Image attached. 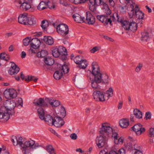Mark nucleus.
<instances>
[{"instance_id":"1","label":"nucleus","mask_w":154,"mask_h":154,"mask_svg":"<svg viewBox=\"0 0 154 154\" xmlns=\"http://www.w3.org/2000/svg\"><path fill=\"white\" fill-rule=\"evenodd\" d=\"M91 66L92 70L90 71L92 75V78H90L91 86L94 90H99L101 89L100 83L108 84L110 79L108 75L101 73L97 62L94 61L92 63Z\"/></svg>"},{"instance_id":"2","label":"nucleus","mask_w":154,"mask_h":154,"mask_svg":"<svg viewBox=\"0 0 154 154\" xmlns=\"http://www.w3.org/2000/svg\"><path fill=\"white\" fill-rule=\"evenodd\" d=\"M112 131V128L107 123L102 124L100 136L96 138L97 145L99 148H101L106 144V139L109 137Z\"/></svg>"},{"instance_id":"3","label":"nucleus","mask_w":154,"mask_h":154,"mask_svg":"<svg viewBox=\"0 0 154 154\" xmlns=\"http://www.w3.org/2000/svg\"><path fill=\"white\" fill-rule=\"evenodd\" d=\"M5 106H3L0 109V122H7L10 118V115L14 113V109L16 103L13 101H8Z\"/></svg>"},{"instance_id":"4","label":"nucleus","mask_w":154,"mask_h":154,"mask_svg":"<svg viewBox=\"0 0 154 154\" xmlns=\"http://www.w3.org/2000/svg\"><path fill=\"white\" fill-rule=\"evenodd\" d=\"M22 137H19L18 139H17V143L16 144V145H17L18 144L21 146V149L22 151V150L29 149V148H31V147H34L35 149H36L40 146L38 143H35V141L32 140L26 141L24 143H23L22 141Z\"/></svg>"},{"instance_id":"5","label":"nucleus","mask_w":154,"mask_h":154,"mask_svg":"<svg viewBox=\"0 0 154 154\" xmlns=\"http://www.w3.org/2000/svg\"><path fill=\"white\" fill-rule=\"evenodd\" d=\"M18 22L24 25L32 26L36 24L35 19L32 17L28 16L27 13H24L19 15L18 18Z\"/></svg>"},{"instance_id":"6","label":"nucleus","mask_w":154,"mask_h":154,"mask_svg":"<svg viewBox=\"0 0 154 154\" xmlns=\"http://www.w3.org/2000/svg\"><path fill=\"white\" fill-rule=\"evenodd\" d=\"M131 9L128 12V14L131 18L133 16H135L136 18L139 19H142L143 18L144 13L139 10V8L137 5H136L134 8V6L133 4L130 5L129 8V9Z\"/></svg>"},{"instance_id":"7","label":"nucleus","mask_w":154,"mask_h":154,"mask_svg":"<svg viewBox=\"0 0 154 154\" xmlns=\"http://www.w3.org/2000/svg\"><path fill=\"white\" fill-rule=\"evenodd\" d=\"M37 111L39 117L41 119L44 120L49 125H53L54 119L50 115L45 116V113L43 108L40 107L37 109Z\"/></svg>"},{"instance_id":"8","label":"nucleus","mask_w":154,"mask_h":154,"mask_svg":"<svg viewBox=\"0 0 154 154\" xmlns=\"http://www.w3.org/2000/svg\"><path fill=\"white\" fill-rule=\"evenodd\" d=\"M69 70L67 65H64L59 67L58 70L56 71L54 74V78L56 80L60 79L63 74L68 72Z\"/></svg>"},{"instance_id":"9","label":"nucleus","mask_w":154,"mask_h":154,"mask_svg":"<svg viewBox=\"0 0 154 154\" xmlns=\"http://www.w3.org/2000/svg\"><path fill=\"white\" fill-rule=\"evenodd\" d=\"M56 29L57 32L63 36H66L69 33L68 27L66 24L63 23L59 24Z\"/></svg>"},{"instance_id":"10","label":"nucleus","mask_w":154,"mask_h":154,"mask_svg":"<svg viewBox=\"0 0 154 154\" xmlns=\"http://www.w3.org/2000/svg\"><path fill=\"white\" fill-rule=\"evenodd\" d=\"M90 3L89 4V9L94 14H95L96 11V5L102 4V0H89Z\"/></svg>"},{"instance_id":"11","label":"nucleus","mask_w":154,"mask_h":154,"mask_svg":"<svg viewBox=\"0 0 154 154\" xmlns=\"http://www.w3.org/2000/svg\"><path fill=\"white\" fill-rule=\"evenodd\" d=\"M137 135L139 136L145 131V129L140 124H136L131 128Z\"/></svg>"},{"instance_id":"12","label":"nucleus","mask_w":154,"mask_h":154,"mask_svg":"<svg viewBox=\"0 0 154 154\" xmlns=\"http://www.w3.org/2000/svg\"><path fill=\"white\" fill-rule=\"evenodd\" d=\"M93 96L94 98L96 100H99L100 101H103L105 100L103 92L99 91H94L93 93Z\"/></svg>"},{"instance_id":"13","label":"nucleus","mask_w":154,"mask_h":154,"mask_svg":"<svg viewBox=\"0 0 154 154\" xmlns=\"http://www.w3.org/2000/svg\"><path fill=\"white\" fill-rule=\"evenodd\" d=\"M86 19H85L84 22L88 23L89 24H93L95 22L94 17L89 11L86 12Z\"/></svg>"},{"instance_id":"14","label":"nucleus","mask_w":154,"mask_h":154,"mask_svg":"<svg viewBox=\"0 0 154 154\" xmlns=\"http://www.w3.org/2000/svg\"><path fill=\"white\" fill-rule=\"evenodd\" d=\"M53 125L56 127L60 128L63 126L64 124V122L61 117L55 116L54 118V122Z\"/></svg>"},{"instance_id":"15","label":"nucleus","mask_w":154,"mask_h":154,"mask_svg":"<svg viewBox=\"0 0 154 154\" xmlns=\"http://www.w3.org/2000/svg\"><path fill=\"white\" fill-rule=\"evenodd\" d=\"M49 3H50L49 2H48L47 3L44 1L41 2L38 6V9L39 10H42L47 8V7L51 9L55 8V6L54 5L50 6L49 5Z\"/></svg>"},{"instance_id":"16","label":"nucleus","mask_w":154,"mask_h":154,"mask_svg":"<svg viewBox=\"0 0 154 154\" xmlns=\"http://www.w3.org/2000/svg\"><path fill=\"white\" fill-rule=\"evenodd\" d=\"M45 100V101L43 99L40 98L39 99H35L34 100L33 103L34 105L39 107H45L48 106Z\"/></svg>"},{"instance_id":"17","label":"nucleus","mask_w":154,"mask_h":154,"mask_svg":"<svg viewBox=\"0 0 154 154\" xmlns=\"http://www.w3.org/2000/svg\"><path fill=\"white\" fill-rule=\"evenodd\" d=\"M20 1V4H21L20 6V9L21 10L26 11L31 8V6L30 4V2H26L25 0H21Z\"/></svg>"},{"instance_id":"18","label":"nucleus","mask_w":154,"mask_h":154,"mask_svg":"<svg viewBox=\"0 0 154 154\" xmlns=\"http://www.w3.org/2000/svg\"><path fill=\"white\" fill-rule=\"evenodd\" d=\"M8 72L11 75L17 74L20 71V68L14 63L12 62Z\"/></svg>"},{"instance_id":"19","label":"nucleus","mask_w":154,"mask_h":154,"mask_svg":"<svg viewBox=\"0 0 154 154\" xmlns=\"http://www.w3.org/2000/svg\"><path fill=\"white\" fill-rule=\"evenodd\" d=\"M30 45L31 48L34 49L38 48L41 44L40 40L37 38H34L32 39L31 41Z\"/></svg>"},{"instance_id":"20","label":"nucleus","mask_w":154,"mask_h":154,"mask_svg":"<svg viewBox=\"0 0 154 154\" xmlns=\"http://www.w3.org/2000/svg\"><path fill=\"white\" fill-rule=\"evenodd\" d=\"M72 18L77 23H79L84 22L85 17H82L78 14H76L72 15Z\"/></svg>"},{"instance_id":"21","label":"nucleus","mask_w":154,"mask_h":154,"mask_svg":"<svg viewBox=\"0 0 154 154\" xmlns=\"http://www.w3.org/2000/svg\"><path fill=\"white\" fill-rule=\"evenodd\" d=\"M45 100L47 101V102H49L52 106L57 107L59 106L60 104V102L59 101L49 99L48 98H46Z\"/></svg>"},{"instance_id":"22","label":"nucleus","mask_w":154,"mask_h":154,"mask_svg":"<svg viewBox=\"0 0 154 154\" xmlns=\"http://www.w3.org/2000/svg\"><path fill=\"white\" fill-rule=\"evenodd\" d=\"M119 124L122 128H126L129 125V121L126 119H122L120 121Z\"/></svg>"},{"instance_id":"23","label":"nucleus","mask_w":154,"mask_h":154,"mask_svg":"<svg viewBox=\"0 0 154 154\" xmlns=\"http://www.w3.org/2000/svg\"><path fill=\"white\" fill-rule=\"evenodd\" d=\"M43 40L46 44L49 45H52L54 42L53 38L50 36H44Z\"/></svg>"},{"instance_id":"24","label":"nucleus","mask_w":154,"mask_h":154,"mask_svg":"<svg viewBox=\"0 0 154 154\" xmlns=\"http://www.w3.org/2000/svg\"><path fill=\"white\" fill-rule=\"evenodd\" d=\"M44 62L48 65L51 66L54 63V59L49 57H48L44 58Z\"/></svg>"},{"instance_id":"25","label":"nucleus","mask_w":154,"mask_h":154,"mask_svg":"<svg viewBox=\"0 0 154 154\" xmlns=\"http://www.w3.org/2000/svg\"><path fill=\"white\" fill-rule=\"evenodd\" d=\"M74 61L77 64H78L79 63H81L82 64V63H84L85 64V66H86V60H82L80 57L79 56H77L75 57L74 59Z\"/></svg>"},{"instance_id":"26","label":"nucleus","mask_w":154,"mask_h":154,"mask_svg":"<svg viewBox=\"0 0 154 154\" xmlns=\"http://www.w3.org/2000/svg\"><path fill=\"white\" fill-rule=\"evenodd\" d=\"M133 115L138 119H141L142 117V112L137 109H134L133 111Z\"/></svg>"},{"instance_id":"27","label":"nucleus","mask_w":154,"mask_h":154,"mask_svg":"<svg viewBox=\"0 0 154 154\" xmlns=\"http://www.w3.org/2000/svg\"><path fill=\"white\" fill-rule=\"evenodd\" d=\"M57 48L60 55H64V57H65V56L67 55V53L66 51V50L65 48L63 46H60L58 47H57Z\"/></svg>"},{"instance_id":"28","label":"nucleus","mask_w":154,"mask_h":154,"mask_svg":"<svg viewBox=\"0 0 154 154\" xmlns=\"http://www.w3.org/2000/svg\"><path fill=\"white\" fill-rule=\"evenodd\" d=\"M128 28V30H130L134 32L137 29V24L135 22H130L129 26Z\"/></svg>"},{"instance_id":"29","label":"nucleus","mask_w":154,"mask_h":154,"mask_svg":"<svg viewBox=\"0 0 154 154\" xmlns=\"http://www.w3.org/2000/svg\"><path fill=\"white\" fill-rule=\"evenodd\" d=\"M114 21L117 20L120 23L122 24V22L123 21L122 18L119 17L118 14L117 13H115L114 14L113 16L112 17Z\"/></svg>"},{"instance_id":"30","label":"nucleus","mask_w":154,"mask_h":154,"mask_svg":"<svg viewBox=\"0 0 154 154\" xmlns=\"http://www.w3.org/2000/svg\"><path fill=\"white\" fill-rule=\"evenodd\" d=\"M141 40L143 41H147L149 38L148 33L146 32H144L141 33Z\"/></svg>"},{"instance_id":"31","label":"nucleus","mask_w":154,"mask_h":154,"mask_svg":"<svg viewBox=\"0 0 154 154\" xmlns=\"http://www.w3.org/2000/svg\"><path fill=\"white\" fill-rule=\"evenodd\" d=\"M48 54V52L47 51L43 50L37 53V56L39 57H44L47 55Z\"/></svg>"},{"instance_id":"32","label":"nucleus","mask_w":154,"mask_h":154,"mask_svg":"<svg viewBox=\"0 0 154 154\" xmlns=\"http://www.w3.org/2000/svg\"><path fill=\"white\" fill-rule=\"evenodd\" d=\"M46 150L50 154H56L54 149L51 145L46 146Z\"/></svg>"},{"instance_id":"33","label":"nucleus","mask_w":154,"mask_h":154,"mask_svg":"<svg viewBox=\"0 0 154 154\" xmlns=\"http://www.w3.org/2000/svg\"><path fill=\"white\" fill-rule=\"evenodd\" d=\"M52 53L53 56L55 57H57L60 55L58 50L57 47L53 48L52 50Z\"/></svg>"},{"instance_id":"34","label":"nucleus","mask_w":154,"mask_h":154,"mask_svg":"<svg viewBox=\"0 0 154 154\" xmlns=\"http://www.w3.org/2000/svg\"><path fill=\"white\" fill-rule=\"evenodd\" d=\"M49 26V23L48 21L47 20H43L42 22V23L41 26L44 30L46 31L47 28Z\"/></svg>"},{"instance_id":"35","label":"nucleus","mask_w":154,"mask_h":154,"mask_svg":"<svg viewBox=\"0 0 154 154\" xmlns=\"http://www.w3.org/2000/svg\"><path fill=\"white\" fill-rule=\"evenodd\" d=\"M17 93L16 90L13 89H10V98L12 99L16 97Z\"/></svg>"},{"instance_id":"36","label":"nucleus","mask_w":154,"mask_h":154,"mask_svg":"<svg viewBox=\"0 0 154 154\" xmlns=\"http://www.w3.org/2000/svg\"><path fill=\"white\" fill-rule=\"evenodd\" d=\"M16 106H20L21 107H23V101L22 98L20 97L17 98L16 100Z\"/></svg>"},{"instance_id":"37","label":"nucleus","mask_w":154,"mask_h":154,"mask_svg":"<svg viewBox=\"0 0 154 154\" xmlns=\"http://www.w3.org/2000/svg\"><path fill=\"white\" fill-rule=\"evenodd\" d=\"M105 15H101L97 16V19L103 23H104L105 21L106 20V17Z\"/></svg>"},{"instance_id":"38","label":"nucleus","mask_w":154,"mask_h":154,"mask_svg":"<svg viewBox=\"0 0 154 154\" xmlns=\"http://www.w3.org/2000/svg\"><path fill=\"white\" fill-rule=\"evenodd\" d=\"M130 22L126 20L123 21L122 23V26L124 29L126 30H128V27L129 26Z\"/></svg>"},{"instance_id":"39","label":"nucleus","mask_w":154,"mask_h":154,"mask_svg":"<svg viewBox=\"0 0 154 154\" xmlns=\"http://www.w3.org/2000/svg\"><path fill=\"white\" fill-rule=\"evenodd\" d=\"M106 94H108V97L107 99H108V97H111L113 96V89L112 87H110L109 88V89L106 91Z\"/></svg>"},{"instance_id":"40","label":"nucleus","mask_w":154,"mask_h":154,"mask_svg":"<svg viewBox=\"0 0 154 154\" xmlns=\"http://www.w3.org/2000/svg\"><path fill=\"white\" fill-rule=\"evenodd\" d=\"M38 79L37 78H35L34 76H31L30 78L29 76V75H28L27 76V78H26L25 79V81L29 82L30 81L33 80L35 82H36Z\"/></svg>"},{"instance_id":"41","label":"nucleus","mask_w":154,"mask_h":154,"mask_svg":"<svg viewBox=\"0 0 154 154\" xmlns=\"http://www.w3.org/2000/svg\"><path fill=\"white\" fill-rule=\"evenodd\" d=\"M34 149H35L34 147H31V148H29V149L22 150V152L24 154H31V152Z\"/></svg>"},{"instance_id":"42","label":"nucleus","mask_w":154,"mask_h":154,"mask_svg":"<svg viewBox=\"0 0 154 154\" xmlns=\"http://www.w3.org/2000/svg\"><path fill=\"white\" fill-rule=\"evenodd\" d=\"M31 41L30 39L29 38H26L23 40V45L26 46L28 45Z\"/></svg>"},{"instance_id":"43","label":"nucleus","mask_w":154,"mask_h":154,"mask_svg":"<svg viewBox=\"0 0 154 154\" xmlns=\"http://www.w3.org/2000/svg\"><path fill=\"white\" fill-rule=\"evenodd\" d=\"M60 112V115L62 116V117H64L66 116V110L63 107H61Z\"/></svg>"},{"instance_id":"44","label":"nucleus","mask_w":154,"mask_h":154,"mask_svg":"<svg viewBox=\"0 0 154 154\" xmlns=\"http://www.w3.org/2000/svg\"><path fill=\"white\" fill-rule=\"evenodd\" d=\"M112 132V139L114 140V142H115V141L119 137H118V134L117 133L113 132V131L112 130V131L111 132V133Z\"/></svg>"},{"instance_id":"45","label":"nucleus","mask_w":154,"mask_h":154,"mask_svg":"<svg viewBox=\"0 0 154 154\" xmlns=\"http://www.w3.org/2000/svg\"><path fill=\"white\" fill-rule=\"evenodd\" d=\"M112 16H110V18H109L108 16H106V20L105 21L104 24H105L106 25H107L109 23L111 25L112 21L111 20V19H112L113 20L112 18Z\"/></svg>"},{"instance_id":"46","label":"nucleus","mask_w":154,"mask_h":154,"mask_svg":"<svg viewBox=\"0 0 154 154\" xmlns=\"http://www.w3.org/2000/svg\"><path fill=\"white\" fill-rule=\"evenodd\" d=\"M4 94L6 98H10V89L5 90L4 92Z\"/></svg>"},{"instance_id":"47","label":"nucleus","mask_w":154,"mask_h":154,"mask_svg":"<svg viewBox=\"0 0 154 154\" xmlns=\"http://www.w3.org/2000/svg\"><path fill=\"white\" fill-rule=\"evenodd\" d=\"M114 143L116 144H122L123 142V140L121 137H119L115 141Z\"/></svg>"},{"instance_id":"48","label":"nucleus","mask_w":154,"mask_h":154,"mask_svg":"<svg viewBox=\"0 0 154 154\" xmlns=\"http://www.w3.org/2000/svg\"><path fill=\"white\" fill-rule=\"evenodd\" d=\"M101 48L99 46H95L94 47L90 50L91 52L92 53H94L96 51H99Z\"/></svg>"},{"instance_id":"49","label":"nucleus","mask_w":154,"mask_h":154,"mask_svg":"<svg viewBox=\"0 0 154 154\" xmlns=\"http://www.w3.org/2000/svg\"><path fill=\"white\" fill-rule=\"evenodd\" d=\"M134 145H135V146H136V145L135 144L133 145L131 143H129L127 144L126 146V148H128V149H133V146H134Z\"/></svg>"},{"instance_id":"50","label":"nucleus","mask_w":154,"mask_h":154,"mask_svg":"<svg viewBox=\"0 0 154 154\" xmlns=\"http://www.w3.org/2000/svg\"><path fill=\"white\" fill-rule=\"evenodd\" d=\"M143 66V64L140 63H139L135 69L136 72H139Z\"/></svg>"},{"instance_id":"51","label":"nucleus","mask_w":154,"mask_h":154,"mask_svg":"<svg viewBox=\"0 0 154 154\" xmlns=\"http://www.w3.org/2000/svg\"><path fill=\"white\" fill-rule=\"evenodd\" d=\"M86 66H85V64L83 63H82V64H81V63L78 64L79 66H77V67H79L80 68H81V69H85V68H86L87 67V66H88V63L86 60Z\"/></svg>"},{"instance_id":"52","label":"nucleus","mask_w":154,"mask_h":154,"mask_svg":"<svg viewBox=\"0 0 154 154\" xmlns=\"http://www.w3.org/2000/svg\"><path fill=\"white\" fill-rule=\"evenodd\" d=\"M149 135L151 137H154V128H151L149 130Z\"/></svg>"},{"instance_id":"53","label":"nucleus","mask_w":154,"mask_h":154,"mask_svg":"<svg viewBox=\"0 0 154 154\" xmlns=\"http://www.w3.org/2000/svg\"><path fill=\"white\" fill-rule=\"evenodd\" d=\"M99 5H103V7H102V9L103 10V11L105 10L106 9H107L109 8L108 5L106 4V3H104L102 1V4H99Z\"/></svg>"},{"instance_id":"54","label":"nucleus","mask_w":154,"mask_h":154,"mask_svg":"<svg viewBox=\"0 0 154 154\" xmlns=\"http://www.w3.org/2000/svg\"><path fill=\"white\" fill-rule=\"evenodd\" d=\"M60 4L66 6H67L68 5V4L66 0H60Z\"/></svg>"},{"instance_id":"55","label":"nucleus","mask_w":154,"mask_h":154,"mask_svg":"<svg viewBox=\"0 0 154 154\" xmlns=\"http://www.w3.org/2000/svg\"><path fill=\"white\" fill-rule=\"evenodd\" d=\"M15 140L16 142H17V137L15 136H13L12 137V138L11 139V141L13 143L14 145V146H16V144L17 143H15Z\"/></svg>"},{"instance_id":"56","label":"nucleus","mask_w":154,"mask_h":154,"mask_svg":"<svg viewBox=\"0 0 154 154\" xmlns=\"http://www.w3.org/2000/svg\"><path fill=\"white\" fill-rule=\"evenodd\" d=\"M151 115L149 112H147L145 114V117L146 119H150L151 118Z\"/></svg>"},{"instance_id":"57","label":"nucleus","mask_w":154,"mask_h":154,"mask_svg":"<svg viewBox=\"0 0 154 154\" xmlns=\"http://www.w3.org/2000/svg\"><path fill=\"white\" fill-rule=\"evenodd\" d=\"M71 138L73 140H75L77 139V136L75 133H73L70 135V136Z\"/></svg>"},{"instance_id":"58","label":"nucleus","mask_w":154,"mask_h":154,"mask_svg":"<svg viewBox=\"0 0 154 154\" xmlns=\"http://www.w3.org/2000/svg\"><path fill=\"white\" fill-rule=\"evenodd\" d=\"M103 11L107 15H110L111 13V11L109 8L103 10Z\"/></svg>"},{"instance_id":"59","label":"nucleus","mask_w":154,"mask_h":154,"mask_svg":"<svg viewBox=\"0 0 154 154\" xmlns=\"http://www.w3.org/2000/svg\"><path fill=\"white\" fill-rule=\"evenodd\" d=\"M134 146V149L136 150L134 154H143L142 152L138 149V148L137 149L135 147V145Z\"/></svg>"},{"instance_id":"60","label":"nucleus","mask_w":154,"mask_h":154,"mask_svg":"<svg viewBox=\"0 0 154 154\" xmlns=\"http://www.w3.org/2000/svg\"><path fill=\"white\" fill-rule=\"evenodd\" d=\"M6 54L4 53H1L0 54V59L5 60Z\"/></svg>"},{"instance_id":"61","label":"nucleus","mask_w":154,"mask_h":154,"mask_svg":"<svg viewBox=\"0 0 154 154\" xmlns=\"http://www.w3.org/2000/svg\"><path fill=\"white\" fill-rule=\"evenodd\" d=\"M70 2L72 3H74L75 4H78L80 3V0H69Z\"/></svg>"},{"instance_id":"62","label":"nucleus","mask_w":154,"mask_h":154,"mask_svg":"<svg viewBox=\"0 0 154 154\" xmlns=\"http://www.w3.org/2000/svg\"><path fill=\"white\" fill-rule=\"evenodd\" d=\"M118 154H125V151L124 149H119Z\"/></svg>"},{"instance_id":"63","label":"nucleus","mask_w":154,"mask_h":154,"mask_svg":"<svg viewBox=\"0 0 154 154\" xmlns=\"http://www.w3.org/2000/svg\"><path fill=\"white\" fill-rule=\"evenodd\" d=\"M49 130L51 132V133H54V134L58 136V134L52 128H49Z\"/></svg>"},{"instance_id":"64","label":"nucleus","mask_w":154,"mask_h":154,"mask_svg":"<svg viewBox=\"0 0 154 154\" xmlns=\"http://www.w3.org/2000/svg\"><path fill=\"white\" fill-rule=\"evenodd\" d=\"M122 104L123 102H122L120 101L119 102L118 106V109H121L122 108Z\"/></svg>"}]
</instances>
